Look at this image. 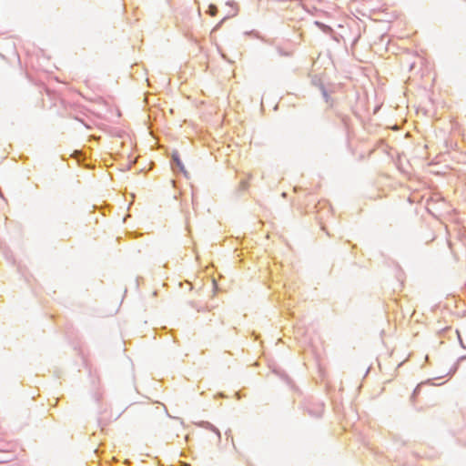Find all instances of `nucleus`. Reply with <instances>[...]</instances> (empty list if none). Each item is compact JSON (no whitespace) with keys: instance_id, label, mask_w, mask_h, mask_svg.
<instances>
[{"instance_id":"20e7f679","label":"nucleus","mask_w":466,"mask_h":466,"mask_svg":"<svg viewBox=\"0 0 466 466\" xmlns=\"http://www.w3.org/2000/svg\"><path fill=\"white\" fill-rule=\"evenodd\" d=\"M208 13L211 16H215L217 15V13H218V7L215 5L210 4L209 6H208Z\"/></svg>"},{"instance_id":"39448f33","label":"nucleus","mask_w":466,"mask_h":466,"mask_svg":"<svg viewBox=\"0 0 466 466\" xmlns=\"http://www.w3.org/2000/svg\"><path fill=\"white\" fill-rule=\"evenodd\" d=\"M321 92H322L323 97L325 98L326 102H328V94L323 87H321Z\"/></svg>"},{"instance_id":"f257e3e1","label":"nucleus","mask_w":466,"mask_h":466,"mask_svg":"<svg viewBox=\"0 0 466 466\" xmlns=\"http://www.w3.org/2000/svg\"><path fill=\"white\" fill-rule=\"evenodd\" d=\"M171 166L174 171H184L182 161L177 154H174L171 157Z\"/></svg>"},{"instance_id":"f03ea898","label":"nucleus","mask_w":466,"mask_h":466,"mask_svg":"<svg viewBox=\"0 0 466 466\" xmlns=\"http://www.w3.org/2000/svg\"><path fill=\"white\" fill-rule=\"evenodd\" d=\"M198 425L199 427H202V428H205L207 430H209V431H212L214 432L217 433L218 435V440L220 439V431H218V429H217L213 424H211L210 422L208 421H200L199 423H198Z\"/></svg>"},{"instance_id":"7ed1b4c3","label":"nucleus","mask_w":466,"mask_h":466,"mask_svg":"<svg viewBox=\"0 0 466 466\" xmlns=\"http://www.w3.org/2000/svg\"><path fill=\"white\" fill-rule=\"evenodd\" d=\"M250 178H251V175L249 174L247 180H241L240 181L239 186H238V189L240 191H245V190H247L248 188V186H249L248 179H250Z\"/></svg>"}]
</instances>
